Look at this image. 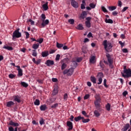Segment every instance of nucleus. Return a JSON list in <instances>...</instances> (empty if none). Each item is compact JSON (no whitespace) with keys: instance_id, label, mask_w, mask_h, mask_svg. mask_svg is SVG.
I'll use <instances>...</instances> for the list:
<instances>
[{"instance_id":"obj_1","label":"nucleus","mask_w":131,"mask_h":131,"mask_svg":"<svg viewBox=\"0 0 131 131\" xmlns=\"http://www.w3.org/2000/svg\"><path fill=\"white\" fill-rule=\"evenodd\" d=\"M41 20L42 21V23L41 24V28H45L46 25H49L50 20H49V19H46L47 17L46 16V14L43 13L41 15Z\"/></svg>"},{"instance_id":"obj_2","label":"nucleus","mask_w":131,"mask_h":131,"mask_svg":"<svg viewBox=\"0 0 131 131\" xmlns=\"http://www.w3.org/2000/svg\"><path fill=\"white\" fill-rule=\"evenodd\" d=\"M21 36H22V34L20 32V28H18L13 32L12 39L14 40L15 38H20Z\"/></svg>"},{"instance_id":"obj_3","label":"nucleus","mask_w":131,"mask_h":131,"mask_svg":"<svg viewBox=\"0 0 131 131\" xmlns=\"http://www.w3.org/2000/svg\"><path fill=\"white\" fill-rule=\"evenodd\" d=\"M103 45L104 47V49L106 52H108L110 50L112 49V44L110 42H107V40H105L103 42Z\"/></svg>"},{"instance_id":"obj_4","label":"nucleus","mask_w":131,"mask_h":131,"mask_svg":"<svg viewBox=\"0 0 131 131\" xmlns=\"http://www.w3.org/2000/svg\"><path fill=\"white\" fill-rule=\"evenodd\" d=\"M73 72H74V69H73V68H71L69 70L66 69L64 71H63V74L64 75L67 74L68 76H71V75L73 74Z\"/></svg>"},{"instance_id":"obj_5","label":"nucleus","mask_w":131,"mask_h":131,"mask_svg":"<svg viewBox=\"0 0 131 131\" xmlns=\"http://www.w3.org/2000/svg\"><path fill=\"white\" fill-rule=\"evenodd\" d=\"M106 57L107 59V61L109 63V66L111 69H113L114 66H113V60L111 58V55H110V54H107L106 55Z\"/></svg>"},{"instance_id":"obj_6","label":"nucleus","mask_w":131,"mask_h":131,"mask_svg":"<svg viewBox=\"0 0 131 131\" xmlns=\"http://www.w3.org/2000/svg\"><path fill=\"white\" fill-rule=\"evenodd\" d=\"M101 100H96L94 102V105L96 108V109H97V110H100V109H101Z\"/></svg>"},{"instance_id":"obj_7","label":"nucleus","mask_w":131,"mask_h":131,"mask_svg":"<svg viewBox=\"0 0 131 131\" xmlns=\"http://www.w3.org/2000/svg\"><path fill=\"white\" fill-rule=\"evenodd\" d=\"M54 64L55 62H54V60H51L50 59L47 60L45 62V64L48 66V67H50V66H52Z\"/></svg>"},{"instance_id":"obj_8","label":"nucleus","mask_w":131,"mask_h":131,"mask_svg":"<svg viewBox=\"0 0 131 131\" xmlns=\"http://www.w3.org/2000/svg\"><path fill=\"white\" fill-rule=\"evenodd\" d=\"M122 74V76L124 78H128V77H131V70L130 69H129V72L127 73V75H125L123 74V73L121 72V73Z\"/></svg>"},{"instance_id":"obj_9","label":"nucleus","mask_w":131,"mask_h":131,"mask_svg":"<svg viewBox=\"0 0 131 131\" xmlns=\"http://www.w3.org/2000/svg\"><path fill=\"white\" fill-rule=\"evenodd\" d=\"M71 5L73 8L77 9L78 8V3L75 1V0H71Z\"/></svg>"},{"instance_id":"obj_10","label":"nucleus","mask_w":131,"mask_h":131,"mask_svg":"<svg viewBox=\"0 0 131 131\" xmlns=\"http://www.w3.org/2000/svg\"><path fill=\"white\" fill-rule=\"evenodd\" d=\"M67 126H68L69 127V129H68L69 130H71V129L73 128V123L72 122L68 121L67 122Z\"/></svg>"},{"instance_id":"obj_11","label":"nucleus","mask_w":131,"mask_h":131,"mask_svg":"<svg viewBox=\"0 0 131 131\" xmlns=\"http://www.w3.org/2000/svg\"><path fill=\"white\" fill-rule=\"evenodd\" d=\"M20 98L18 95H15L13 96V100L15 102H17V103H21V99H20Z\"/></svg>"},{"instance_id":"obj_12","label":"nucleus","mask_w":131,"mask_h":131,"mask_svg":"<svg viewBox=\"0 0 131 131\" xmlns=\"http://www.w3.org/2000/svg\"><path fill=\"white\" fill-rule=\"evenodd\" d=\"M14 105H15V103L12 101H8L7 103V107H8V108H12V106H14Z\"/></svg>"},{"instance_id":"obj_13","label":"nucleus","mask_w":131,"mask_h":131,"mask_svg":"<svg viewBox=\"0 0 131 131\" xmlns=\"http://www.w3.org/2000/svg\"><path fill=\"white\" fill-rule=\"evenodd\" d=\"M129 124L128 123L126 124L124 127L122 128V131H126L128 128H129Z\"/></svg>"},{"instance_id":"obj_14","label":"nucleus","mask_w":131,"mask_h":131,"mask_svg":"<svg viewBox=\"0 0 131 131\" xmlns=\"http://www.w3.org/2000/svg\"><path fill=\"white\" fill-rule=\"evenodd\" d=\"M86 15H88V13H86V11H83L81 13L80 16V18H81V19H84V18H85V17L86 16Z\"/></svg>"},{"instance_id":"obj_15","label":"nucleus","mask_w":131,"mask_h":131,"mask_svg":"<svg viewBox=\"0 0 131 131\" xmlns=\"http://www.w3.org/2000/svg\"><path fill=\"white\" fill-rule=\"evenodd\" d=\"M3 49H5L6 50H8V51H13L14 50V48L12 47L8 46L5 45L3 47Z\"/></svg>"},{"instance_id":"obj_16","label":"nucleus","mask_w":131,"mask_h":131,"mask_svg":"<svg viewBox=\"0 0 131 131\" xmlns=\"http://www.w3.org/2000/svg\"><path fill=\"white\" fill-rule=\"evenodd\" d=\"M123 74H126L127 75V73L129 72V69H126V66H124L123 67Z\"/></svg>"},{"instance_id":"obj_17","label":"nucleus","mask_w":131,"mask_h":131,"mask_svg":"<svg viewBox=\"0 0 131 131\" xmlns=\"http://www.w3.org/2000/svg\"><path fill=\"white\" fill-rule=\"evenodd\" d=\"M47 105L46 104L44 105H41L40 106V110L41 111H46V110H47Z\"/></svg>"},{"instance_id":"obj_18","label":"nucleus","mask_w":131,"mask_h":131,"mask_svg":"<svg viewBox=\"0 0 131 131\" xmlns=\"http://www.w3.org/2000/svg\"><path fill=\"white\" fill-rule=\"evenodd\" d=\"M48 4H49V3L46 2L45 4L42 5V8L45 10V11H47L49 9V6H48Z\"/></svg>"},{"instance_id":"obj_19","label":"nucleus","mask_w":131,"mask_h":131,"mask_svg":"<svg viewBox=\"0 0 131 131\" xmlns=\"http://www.w3.org/2000/svg\"><path fill=\"white\" fill-rule=\"evenodd\" d=\"M82 119H83V117H81V116H79L74 118V120H75L77 122V121H79V120H82Z\"/></svg>"},{"instance_id":"obj_20","label":"nucleus","mask_w":131,"mask_h":131,"mask_svg":"<svg viewBox=\"0 0 131 131\" xmlns=\"http://www.w3.org/2000/svg\"><path fill=\"white\" fill-rule=\"evenodd\" d=\"M117 7L116 6H108V9L109 11H114V10H116Z\"/></svg>"},{"instance_id":"obj_21","label":"nucleus","mask_w":131,"mask_h":131,"mask_svg":"<svg viewBox=\"0 0 131 131\" xmlns=\"http://www.w3.org/2000/svg\"><path fill=\"white\" fill-rule=\"evenodd\" d=\"M17 71L18 72L17 76H22L23 75V70L22 69H19Z\"/></svg>"},{"instance_id":"obj_22","label":"nucleus","mask_w":131,"mask_h":131,"mask_svg":"<svg viewBox=\"0 0 131 131\" xmlns=\"http://www.w3.org/2000/svg\"><path fill=\"white\" fill-rule=\"evenodd\" d=\"M76 28L78 30H83V26H82V24H79L77 27H76Z\"/></svg>"},{"instance_id":"obj_23","label":"nucleus","mask_w":131,"mask_h":131,"mask_svg":"<svg viewBox=\"0 0 131 131\" xmlns=\"http://www.w3.org/2000/svg\"><path fill=\"white\" fill-rule=\"evenodd\" d=\"M105 23H108L110 24H113V20L111 19L106 18L105 20Z\"/></svg>"},{"instance_id":"obj_24","label":"nucleus","mask_w":131,"mask_h":131,"mask_svg":"<svg viewBox=\"0 0 131 131\" xmlns=\"http://www.w3.org/2000/svg\"><path fill=\"white\" fill-rule=\"evenodd\" d=\"M91 80L93 82V83H97V79H96V77L91 76Z\"/></svg>"},{"instance_id":"obj_25","label":"nucleus","mask_w":131,"mask_h":131,"mask_svg":"<svg viewBox=\"0 0 131 131\" xmlns=\"http://www.w3.org/2000/svg\"><path fill=\"white\" fill-rule=\"evenodd\" d=\"M20 84L24 88H28V83H26L25 82H20Z\"/></svg>"},{"instance_id":"obj_26","label":"nucleus","mask_w":131,"mask_h":131,"mask_svg":"<svg viewBox=\"0 0 131 131\" xmlns=\"http://www.w3.org/2000/svg\"><path fill=\"white\" fill-rule=\"evenodd\" d=\"M105 108L107 111H110L111 109V105L110 104V103H107L105 106Z\"/></svg>"},{"instance_id":"obj_27","label":"nucleus","mask_w":131,"mask_h":131,"mask_svg":"<svg viewBox=\"0 0 131 131\" xmlns=\"http://www.w3.org/2000/svg\"><path fill=\"white\" fill-rule=\"evenodd\" d=\"M56 47L58 49H61V48H63L64 47V45L62 43H59V42L56 43Z\"/></svg>"},{"instance_id":"obj_28","label":"nucleus","mask_w":131,"mask_h":131,"mask_svg":"<svg viewBox=\"0 0 131 131\" xmlns=\"http://www.w3.org/2000/svg\"><path fill=\"white\" fill-rule=\"evenodd\" d=\"M90 119H84V117H83V119H82V122L87 123V122H90Z\"/></svg>"},{"instance_id":"obj_29","label":"nucleus","mask_w":131,"mask_h":131,"mask_svg":"<svg viewBox=\"0 0 131 131\" xmlns=\"http://www.w3.org/2000/svg\"><path fill=\"white\" fill-rule=\"evenodd\" d=\"M95 59H96V57L95 56H92L90 59V63H95Z\"/></svg>"},{"instance_id":"obj_30","label":"nucleus","mask_w":131,"mask_h":131,"mask_svg":"<svg viewBox=\"0 0 131 131\" xmlns=\"http://www.w3.org/2000/svg\"><path fill=\"white\" fill-rule=\"evenodd\" d=\"M97 77H98V78H103V77H104V74H103V73H98L97 74Z\"/></svg>"},{"instance_id":"obj_31","label":"nucleus","mask_w":131,"mask_h":131,"mask_svg":"<svg viewBox=\"0 0 131 131\" xmlns=\"http://www.w3.org/2000/svg\"><path fill=\"white\" fill-rule=\"evenodd\" d=\"M49 55V52H42L41 53V56L42 57H48V55Z\"/></svg>"},{"instance_id":"obj_32","label":"nucleus","mask_w":131,"mask_h":131,"mask_svg":"<svg viewBox=\"0 0 131 131\" xmlns=\"http://www.w3.org/2000/svg\"><path fill=\"white\" fill-rule=\"evenodd\" d=\"M94 115H95L96 117H99V116H100V113H99V111H98V110H95L94 112Z\"/></svg>"},{"instance_id":"obj_33","label":"nucleus","mask_w":131,"mask_h":131,"mask_svg":"<svg viewBox=\"0 0 131 131\" xmlns=\"http://www.w3.org/2000/svg\"><path fill=\"white\" fill-rule=\"evenodd\" d=\"M39 47V44L38 43L34 44L33 45V49H34V50H37V49H38Z\"/></svg>"},{"instance_id":"obj_34","label":"nucleus","mask_w":131,"mask_h":131,"mask_svg":"<svg viewBox=\"0 0 131 131\" xmlns=\"http://www.w3.org/2000/svg\"><path fill=\"white\" fill-rule=\"evenodd\" d=\"M34 103V105H35L36 106H39V104H40V102L38 99H36Z\"/></svg>"},{"instance_id":"obj_35","label":"nucleus","mask_w":131,"mask_h":131,"mask_svg":"<svg viewBox=\"0 0 131 131\" xmlns=\"http://www.w3.org/2000/svg\"><path fill=\"white\" fill-rule=\"evenodd\" d=\"M107 80L106 79H104L103 80V85H104L105 88H106V89H108L109 86L108 85H107Z\"/></svg>"},{"instance_id":"obj_36","label":"nucleus","mask_w":131,"mask_h":131,"mask_svg":"<svg viewBox=\"0 0 131 131\" xmlns=\"http://www.w3.org/2000/svg\"><path fill=\"white\" fill-rule=\"evenodd\" d=\"M58 94V90H56V89H54L52 92V95L53 96H56Z\"/></svg>"},{"instance_id":"obj_37","label":"nucleus","mask_w":131,"mask_h":131,"mask_svg":"<svg viewBox=\"0 0 131 131\" xmlns=\"http://www.w3.org/2000/svg\"><path fill=\"white\" fill-rule=\"evenodd\" d=\"M67 67V64L65 63H63L61 64V70H64L65 68Z\"/></svg>"},{"instance_id":"obj_38","label":"nucleus","mask_w":131,"mask_h":131,"mask_svg":"<svg viewBox=\"0 0 131 131\" xmlns=\"http://www.w3.org/2000/svg\"><path fill=\"white\" fill-rule=\"evenodd\" d=\"M68 22L70 24H71V25H73V24H74L75 20L74 19H69Z\"/></svg>"},{"instance_id":"obj_39","label":"nucleus","mask_w":131,"mask_h":131,"mask_svg":"<svg viewBox=\"0 0 131 131\" xmlns=\"http://www.w3.org/2000/svg\"><path fill=\"white\" fill-rule=\"evenodd\" d=\"M85 24L88 28H90V27H91V21H85Z\"/></svg>"},{"instance_id":"obj_40","label":"nucleus","mask_w":131,"mask_h":131,"mask_svg":"<svg viewBox=\"0 0 131 131\" xmlns=\"http://www.w3.org/2000/svg\"><path fill=\"white\" fill-rule=\"evenodd\" d=\"M101 9H102V12H103L104 13H108V10H107L106 8H105V7L102 6L101 7Z\"/></svg>"},{"instance_id":"obj_41","label":"nucleus","mask_w":131,"mask_h":131,"mask_svg":"<svg viewBox=\"0 0 131 131\" xmlns=\"http://www.w3.org/2000/svg\"><path fill=\"white\" fill-rule=\"evenodd\" d=\"M82 51L83 52V53H84V54H86V53H88V50H86V48L84 47H82Z\"/></svg>"},{"instance_id":"obj_42","label":"nucleus","mask_w":131,"mask_h":131,"mask_svg":"<svg viewBox=\"0 0 131 131\" xmlns=\"http://www.w3.org/2000/svg\"><path fill=\"white\" fill-rule=\"evenodd\" d=\"M9 77L11 78V79H13V78H14V77H16V75H14L13 74H10L9 75Z\"/></svg>"},{"instance_id":"obj_43","label":"nucleus","mask_w":131,"mask_h":131,"mask_svg":"<svg viewBox=\"0 0 131 131\" xmlns=\"http://www.w3.org/2000/svg\"><path fill=\"white\" fill-rule=\"evenodd\" d=\"M40 63H41V59H37L35 64H36V65H39Z\"/></svg>"},{"instance_id":"obj_44","label":"nucleus","mask_w":131,"mask_h":131,"mask_svg":"<svg viewBox=\"0 0 131 131\" xmlns=\"http://www.w3.org/2000/svg\"><path fill=\"white\" fill-rule=\"evenodd\" d=\"M58 103H55L54 105L51 106V108L52 109H56L57 108V107H58Z\"/></svg>"},{"instance_id":"obj_45","label":"nucleus","mask_w":131,"mask_h":131,"mask_svg":"<svg viewBox=\"0 0 131 131\" xmlns=\"http://www.w3.org/2000/svg\"><path fill=\"white\" fill-rule=\"evenodd\" d=\"M32 55L34 57H36V56H37V53H36V51H35V50H33V53Z\"/></svg>"},{"instance_id":"obj_46","label":"nucleus","mask_w":131,"mask_h":131,"mask_svg":"<svg viewBox=\"0 0 131 131\" xmlns=\"http://www.w3.org/2000/svg\"><path fill=\"white\" fill-rule=\"evenodd\" d=\"M89 6L90 8H92V9H95V8H96V5H95L94 3H91Z\"/></svg>"},{"instance_id":"obj_47","label":"nucleus","mask_w":131,"mask_h":131,"mask_svg":"<svg viewBox=\"0 0 131 131\" xmlns=\"http://www.w3.org/2000/svg\"><path fill=\"white\" fill-rule=\"evenodd\" d=\"M36 41L39 42V43H42L43 42V38H40L39 40H37Z\"/></svg>"},{"instance_id":"obj_48","label":"nucleus","mask_w":131,"mask_h":131,"mask_svg":"<svg viewBox=\"0 0 131 131\" xmlns=\"http://www.w3.org/2000/svg\"><path fill=\"white\" fill-rule=\"evenodd\" d=\"M81 61H82V58H81V57L77 58L76 62H77V63H80V62H81Z\"/></svg>"},{"instance_id":"obj_49","label":"nucleus","mask_w":131,"mask_h":131,"mask_svg":"<svg viewBox=\"0 0 131 131\" xmlns=\"http://www.w3.org/2000/svg\"><path fill=\"white\" fill-rule=\"evenodd\" d=\"M67 99H68V94L67 93L64 94V96H63V99L65 101H67Z\"/></svg>"},{"instance_id":"obj_50","label":"nucleus","mask_w":131,"mask_h":131,"mask_svg":"<svg viewBox=\"0 0 131 131\" xmlns=\"http://www.w3.org/2000/svg\"><path fill=\"white\" fill-rule=\"evenodd\" d=\"M96 100L98 101H101V97H100V95L97 94L96 96Z\"/></svg>"},{"instance_id":"obj_51","label":"nucleus","mask_w":131,"mask_h":131,"mask_svg":"<svg viewBox=\"0 0 131 131\" xmlns=\"http://www.w3.org/2000/svg\"><path fill=\"white\" fill-rule=\"evenodd\" d=\"M98 81L99 82L97 83V84H101V83H102V81H103V78H98Z\"/></svg>"},{"instance_id":"obj_52","label":"nucleus","mask_w":131,"mask_h":131,"mask_svg":"<svg viewBox=\"0 0 131 131\" xmlns=\"http://www.w3.org/2000/svg\"><path fill=\"white\" fill-rule=\"evenodd\" d=\"M87 37H88L89 38H91V37L93 38V34L91 32H89L87 35Z\"/></svg>"},{"instance_id":"obj_53","label":"nucleus","mask_w":131,"mask_h":131,"mask_svg":"<svg viewBox=\"0 0 131 131\" xmlns=\"http://www.w3.org/2000/svg\"><path fill=\"white\" fill-rule=\"evenodd\" d=\"M99 65H100L101 68H104V67H105V65H104L103 61H100L99 63Z\"/></svg>"},{"instance_id":"obj_54","label":"nucleus","mask_w":131,"mask_h":131,"mask_svg":"<svg viewBox=\"0 0 131 131\" xmlns=\"http://www.w3.org/2000/svg\"><path fill=\"white\" fill-rule=\"evenodd\" d=\"M60 57H61V55L57 54L55 58L56 61H59V60H60Z\"/></svg>"},{"instance_id":"obj_55","label":"nucleus","mask_w":131,"mask_h":131,"mask_svg":"<svg viewBox=\"0 0 131 131\" xmlns=\"http://www.w3.org/2000/svg\"><path fill=\"white\" fill-rule=\"evenodd\" d=\"M82 114L84 115L85 117H89V115H87L86 112H85L84 111H82Z\"/></svg>"},{"instance_id":"obj_56","label":"nucleus","mask_w":131,"mask_h":131,"mask_svg":"<svg viewBox=\"0 0 131 131\" xmlns=\"http://www.w3.org/2000/svg\"><path fill=\"white\" fill-rule=\"evenodd\" d=\"M119 43L121 45V48H123V47H124V43L122 42V41H119Z\"/></svg>"},{"instance_id":"obj_57","label":"nucleus","mask_w":131,"mask_h":131,"mask_svg":"<svg viewBox=\"0 0 131 131\" xmlns=\"http://www.w3.org/2000/svg\"><path fill=\"white\" fill-rule=\"evenodd\" d=\"M86 21L85 22H91V20H92V17H87L86 18Z\"/></svg>"},{"instance_id":"obj_58","label":"nucleus","mask_w":131,"mask_h":131,"mask_svg":"<svg viewBox=\"0 0 131 131\" xmlns=\"http://www.w3.org/2000/svg\"><path fill=\"white\" fill-rule=\"evenodd\" d=\"M89 98H90V95L89 94H86L84 96V100H88V99H89Z\"/></svg>"},{"instance_id":"obj_59","label":"nucleus","mask_w":131,"mask_h":131,"mask_svg":"<svg viewBox=\"0 0 131 131\" xmlns=\"http://www.w3.org/2000/svg\"><path fill=\"white\" fill-rule=\"evenodd\" d=\"M39 123L41 125H42L45 123V121H43V119H41V120L39 121Z\"/></svg>"},{"instance_id":"obj_60","label":"nucleus","mask_w":131,"mask_h":131,"mask_svg":"<svg viewBox=\"0 0 131 131\" xmlns=\"http://www.w3.org/2000/svg\"><path fill=\"white\" fill-rule=\"evenodd\" d=\"M128 93L127 91H125L124 92H123V96L124 97H126V95H127Z\"/></svg>"},{"instance_id":"obj_61","label":"nucleus","mask_w":131,"mask_h":131,"mask_svg":"<svg viewBox=\"0 0 131 131\" xmlns=\"http://www.w3.org/2000/svg\"><path fill=\"white\" fill-rule=\"evenodd\" d=\"M89 41H90V39L88 38H85L83 41V42L85 43L86 42H89Z\"/></svg>"},{"instance_id":"obj_62","label":"nucleus","mask_w":131,"mask_h":131,"mask_svg":"<svg viewBox=\"0 0 131 131\" xmlns=\"http://www.w3.org/2000/svg\"><path fill=\"white\" fill-rule=\"evenodd\" d=\"M81 10H84V9H85V6H84V4H81Z\"/></svg>"},{"instance_id":"obj_63","label":"nucleus","mask_w":131,"mask_h":131,"mask_svg":"<svg viewBox=\"0 0 131 131\" xmlns=\"http://www.w3.org/2000/svg\"><path fill=\"white\" fill-rule=\"evenodd\" d=\"M29 22H30L31 25H33L34 24V21L32 20V19H29Z\"/></svg>"},{"instance_id":"obj_64","label":"nucleus","mask_w":131,"mask_h":131,"mask_svg":"<svg viewBox=\"0 0 131 131\" xmlns=\"http://www.w3.org/2000/svg\"><path fill=\"white\" fill-rule=\"evenodd\" d=\"M8 129L9 131H14V128L12 126L9 127Z\"/></svg>"}]
</instances>
